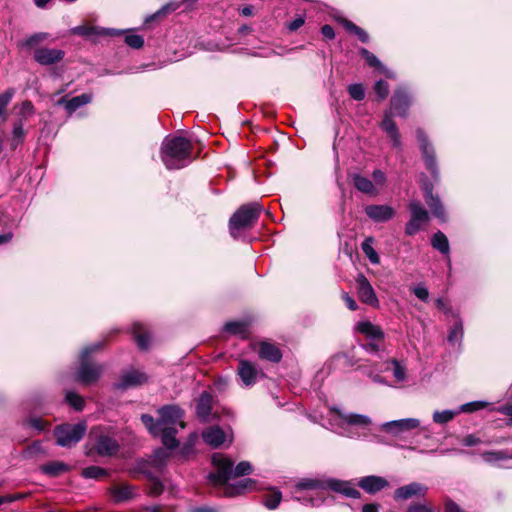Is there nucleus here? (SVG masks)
<instances>
[{"label": "nucleus", "mask_w": 512, "mask_h": 512, "mask_svg": "<svg viewBox=\"0 0 512 512\" xmlns=\"http://www.w3.org/2000/svg\"><path fill=\"white\" fill-rule=\"evenodd\" d=\"M212 462L216 471L209 473L208 480L212 485L222 487L224 495L232 497L253 489L255 481L249 478L228 485L230 479L248 475L252 472L253 468L250 462L242 461L234 467V462L222 454H214Z\"/></svg>", "instance_id": "obj_1"}, {"label": "nucleus", "mask_w": 512, "mask_h": 512, "mask_svg": "<svg viewBox=\"0 0 512 512\" xmlns=\"http://www.w3.org/2000/svg\"><path fill=\"white\" fill-rule=\"evenodd\" d=\"M411 103L412 98L408 90L404 87L397 88L390 100V110L385 111L384 118L380 124V127L387 134L395 148L401 147V135L393 120V116L406 117Z\"/></svg>", "instance_id": "obj_2"}, {"label": "nucleus", "mask_w": 512, "mask_h": 512, "mask_svg": "<svg viewBox=\"0 0 512 512\" xmlns=\"http://www.w3.org/2000/svg\"><path fill=\"white\" fill-rule=\"evenodd\" d=\"M192 144L181 136L166 137L161 145V159L169 170L181 169L192 161Z\"/></svg>", "instance_id": "obj_3"}, {"label": "nucleus", "mask_w": 512, "mask_h": 512, "mask_svg": "<svg viewBox=\"0 0 512 512\" xmlns=\"http://www.w3.org/2000/svg\"><path fill=\"white\" fill-rule=\"evenodd\" d=\"M263 210V207L258 202H251L240 206L230 217V235L237 239L241 231L251 229L258 221Z\"/></svg>", "instance_id": "obj_4"}, {"label": "nucleus", "mask_w": 512, "mask_h": 512, "mask_svg": "<svg viewBox=\"0 0 512 512\" xmlns=\"http://www.w3.org/2000/svg\"><path fill=\"white\" fill-rule=\"evenodd\" d=\"M102 347L101 342L85 347L80 354V366L76 372V380L84 385L96 382L102 373V367L91 361L89 356Z\"/></svg>", "instance_id": "obj_5"}, {"label": "nucleus", "mask_w": 512, "mask_h": 512, "mask_svg": "<svg viewBox=\"0 0 512 512\" xmlns=\"http://www.w3.org/2000/svg\"><path fill=\"white\" fill-rule=\"evenodd\" d=\"M86 430L85 422L60 425L55 429L56 442L62 447L74 446L84 437Z\"/></svg>", "instance_id": "obj_6"}, {"label": "nucleus", "mask_w": 512, "mask_h": 512, "mask_svg": "<svg viewBox=\"0 0 512 512\" xmlns=\"http://www.w3.org/2000/svg\"><path fill=\"white\" fill-rule=\"evenodd\" d=\"M338 416L342 420L346 427H343V431L340 432L342 435L349 438H358L361 435L354 430L353 427H367L372 423V420L362 414L348 413L343 414L337 411Z\"/></svg>", "instance_id": "obj_7"}, {"label": "nucleus", "mask_w": 512, "mask_h": 512, "mask_svg": "<svg viewBox=\"0 0 512 512\" xmlns=\"http://www.w3.org/2000/svg\"><path fill=\"white\" fill-rule=\"evenodd\" d=\"M420 428V420L417 418H404L388 421L380 425V430L394 437H400L414 429Z\"/></svg>", "instance_id": "obj_8"}, {"label": "nucleus", "mask_w": 512, "mask_h": 512, "mask_svg": "<svg viewBox=\"0 0 512 512\" xmlns=\"http://www.w3.org/2000/svg\"><path fill=\"white\" fill-rule=\"evenodd\" d=\"M409 210L411 217L405 226V233L409 236H413L422 228V225L428 221L429 216L428 212L418 201H411L409 203Z\"/></svg>", "instance_id": "obj_9"}, {"label": "nucleus", "mask_w": 512, "mask_h": 512, "mask_svg": "<svg viewBox=\"0 0 512 512\" xmlns=\"http://www.w3.org/2000/svg\"><path fill=\"white\" fill-rule=\"evenodd\" d=\"M416 136L420 144V149L425 161L426 168L431 172L433 178L438 179L439 171L435 158L434 148L428 142L427 136L422 129H417Z\"/></svg>", "instance_id": "obj_10"}, {"label": "nucleus", "mask_w": 512, "mask_h": 512, "mask_svg": "<svg viewBox=\"0 0 512 512\" xmlns=\"http://www.w3.org/2000/svg\"><path fill=\"white\" fill-rule=\"evenodd\" d=\"M159 420L162 427H174L179 424L184 428L185 424L182 421L184 411L177 405H165L158 410Z\"/></svg>", "instance_id": "obj_11"}, {"label": "nucleus", "mask_w": 512, "mask_h": 512, "mask_svg": "<svg viewBox=\"0 0 512 512\" xmlns=\"http://www.w3.org/2000/svg\"><path fill=\"white\" fill-rule=\"evenodd\" d=\"M124 30H118L113 28H102L98 26H91L88 24L79 25L71 29V33L74 35L82 36L85 38L100 37V36H119L123 34Z\"/></svg>", "instance_id": "obj_12"}, {"label": "nucleus", "mask_w": 512, "mask_h": 512, "mask_svg": "<svg viewBox=\"0 0 512 512\" xmlns=\"http://www.w3.org/2000/svg\"><path fill=\"white\" fill-rule=\"evenodd\" d=\"M367 217L376 223H385L393 219L396 211L393 207L386 204H371L364 208Z\"/></svg>", "instance_id": "obj_13"}, {"label": "nucleus", "mask_w": 512, "mask_h": 512, "mask_svg": "<svg viewBox=\"0 0 512 512\" xmlns=\"http://www.w3.org/2000/svg\"><path fill=\"white\" fill-rule=\"evenodd\" d=\"M356 288L358 297L363 303L372 307H377L379 305V300L372 285L363 274H359L357 276Z\"/></svg>", "instance_id": "obj_14"}, {"label": "nucleus", "mask_w": 512, "mask_h": 512, "mask_svg": "<svg viewBox=\"0 0 512 512\" xmlns=\"http://www.w3.org/2000/svg\"><path fill=\"white\" fill-rule=\"evenodd\" d=\"M237 374L246 387L254 385L258 378L263 375L255 364L245 359L239 361Z\"/></svg>", "instance_id": "obj_15"}, {"label": "nucleus", "mask_w": 512, "mask_h": 512, "mask_svg": "<svg viewBox=\"0 0 512 512\" xmlns=\"http://www.w3.org/2000/svg\"><path fill=\"white\" fill-rule=\"evenodd\" d=\"M91 450L100 456H112L119 450V444L113 437L100 434L95 437Z\"/></svg>", "instance_id": "obj_16"}, {"label": "nucleus", "mask_w": 512, "mask_h": 512, "mask_svg": "<svg viewBox=\"0 0 512 512\" xmlns=\"http://www.w3.org/2000/svg\"><path fill=\"white\" fill-rule=\"evenodd\" d=\"M65 52L61 49L41 47L34 50V60L43 66L53 65L63 60Z\"/></svg>", "instance_id": "obj_17"}, {"label": "nucleus", "mask_w": 512, "mask_h": 512, "mask_svg": "<svg viewBox=\"0 0 512 512\" xmlns=\"http://www.w3.org/2000/svg\"><path fill=\"white\" fill-rule=\"evenodd\" d=\"M427 490V487L423 484L412 482L396 489L394 498L395 500H407L414 496H424Z\"/></svg>", "instance_id": "obj_18"}, {"label": "nucleus", "mask_w": 512, "mask_h": 512, "mask_svg": "<svg viewBox=\"0 0 512 512\" xmlns=\"http://www.w3.org/2000/svg\"><path fill=\"white\" fill-rule=\"evenodd\" d=\"M423 190H424L425 201H426L427 205L429 206L432 214L435 217H437L441 220H444L445 219V211H444L443 205H442L440 199L433 195L432 185L429 183H425L423 186Z\"/></svg>", "instance_id": "obj_19"}, {"label": "nucleus", "mask_w": 512, "mask_h": 512, "mask_svg": "<svg viewBox=\"0 0 512 512\" xmlns=\"http://www.w3.org/2000/svg\"><path fill=\"white\" fill-rule=\"evenodd\" d=\"M358 485L369 494H374L388 486V481L380 476H365L359 480Z\"/></svg>", "instance_id": "obj_20"}, {"label": "nucleus", "mask_w": 512, "mask_h": 512, "mask_svg": "<svg viewBox=\"0 0 512 512\" xmlns=\"http://www.w3.org/2000/svg\"><path fill=\"white\" fill-rule=\"evenodd\" d=\"M202 438L206 444L217 448L225 442L226 434L218 426H212L203 431Z\"/></svg>", "instance_id": "obj_21"}, {"label": "nucleus", "mask_w": 512, "mask_h": 512, "mask_svg": "<svg viewBox=\"0 0 512 512\" xmlns=\"http://www.w3.org/2000/svg\"><path fill=\"white\" fill-rule=\"evenodd\" d=\"M213 398L208 392H203L196 404V414L203 422H208L211 415Z\"/></svg>", "instance_id": "obj_22"}, {"label": "nucleus", "mask_w": 512, "mask_h": 512, "mask_svg": "<svg viewBox=\"0 0 512 512\" xmlns=\"http://www.w3.org/2000/svg\"><path fill=\"white\" fill-rule=\"evenodd\" d=\"M327 487L350 498L360 497V492L347 481L331 479L327 481Z\"/></svg>", "instance_id": "obj_23"}, {"label": "nucleus", "mask_w": 512, "mask_h": 512, "mask_svg": "<svg viewBox=\"0 0 512 512\" xmlns=\"http://www.w3.org/2000/svg\"><path fill=\"white\" fill-rule=\"evenodd\" d=\"M147 377L144 373L138 370H130L124 373L121 377L120 383L118 384L119 388L125 389L128 387L140 385L146 382Z\"/></svg>", "instance_id": "obj_24"}, {"label": "nucleus", "mask_w": 512, "mask_h": 512, "mask_svg": "<svg viewBox=\"0 0 512 512\" xmlns=\"http://www.w3.org/2000/svg\"><path fill=\"white\" fill-rule=\"evenodd\" d=\"M258 353L261 359H265L274 363H278L282 358L280 349L268 342L260 343Z\"/></svg>", "instance_id": "obj_25"}, {"label": "nucleus", "mask_w": 512, "mask_h": 512, "mask_svg": "<svg viewBox=\"0 0 512 512\" xmlns=\"http://www.w3.org/2000/svg\"><path fill=\"white\" fill-rule=\"evenodd\" d=\"M131 329L138 347L142 350L148 349L150 343V334L144 325L136 322L132 325Z\"/></svg>", "instance_id": "obj_26"}, {"label": "nucleus", "mask_w": 512, "mask_h": 512, "mask_svg": "<svg viewBox=\"0 0 512 512\" xmlns=\"http://www.w3.org/2000/svg\"><path fill=\"white\" fill-rule=\"evenodd\" d=\"M360 55L366 60L369 66L378 69L381 73H383L388 78H393V73L387 69L381 61L369 50L366 48H361L359 50Z\"/></svg>", "instance_id": "obj_27"}, {"label": "nucleus", "mask_w": 512, "mask_h": 512, "mask_svg": "<svg viewBox=\"0 0 512 512\" xmlns=\"http://www.w3.org/2000/svg\"><path fill=\"white\" fill-rule=\"evenodd\" d=\"M352 180H353L354 186L356 187V189L358 191L368 194V195H377L378 194V191L375 189L374 183L367 177H364L360 174H353Z\"/></svg>", "instance_id": "obj_28"}, {"label": "nucleus", "mask_w": 512, "mask_h": 512, "mask_svg": "<svg viewBox=\"0 0 512 512\" xmlns=\"http://www.w3.org/2000/svg\"><path fill=\"white\" fill-rule=\"evenodd\" d=\"M357 330L372 340H382L383 332L380 327L369 321H362L357 324Z\"/></svg>", "instance_id": "obj_29"}, {"label": "nucleus", "mask_w": 512, "mask_h": 512, "mask_svg": "<svg viewBox=\"0 0 512 512\" xmlns=\"http://www.w3.org/2000/svg\"><path fill=\"white\" fill-rule=\"evenodd\" d=\"M91 95L89 94H81L78 96L73 97L72 99L65 101L64 99H61L59 101L60 104H65V108L69 114H72L75 112L78 108L81 106L88 104L91 102Z\"/></svg>", "instance_id": "obj_30"}, {"label": "nucleus", "mask_w": 512, "mask_h": 512, "mask_svg": "<svg viewBox=\"0 0 512 512\" xmlns=\"http://www.w3.org/2000/svg\"><path fill=\"white\" fill-rule=\"evenodd\" d=\"M176 434L177 430L175 429V427H162V429L160 430L159 435L162 438L163 445L167 449L172 450L178 447L179 442L176 439Z\"/></svg>", "instance_id": "obj_31"}, {"label": "nucleus", "mask_w": 512, "mask_h": 512, "mask_svg": "<svg viewBox=\"0 0 512 512\" xmlns=\"http://www.w3.org/2000/svg\"><path fill=\"white\" fill-rule=\"evenodd\" d=\"M224 331L241 338H246L248 336V323L245 321L227 322L224 326Z\"/></svg>", "instance_id": "obj_32"}, {"label": "nucleus", "mask_w": 512, "mask_h": 512, "mask_svg": "<svg viewBox=\"0 0 512 512\" xmlns=\"http://www.w3.org/2000/svg\"><path fill=\"white\" fill-rule=\"evenodd\" d=\"M431 244L434 249L438 250L442 254L449 253V242L447 237L441 231L436 232L431 240Z\"/></svg>", "instance_id": "obj_33"}, {"label": "nucleus", "mask_w": 512, "mask_h": 512, "mask_svg": "<svg viewBox=\"0 0 512 512\" xmlns=\"http://www.w3.org/2000/svg\"><path fill=\"white\" fill-rule=\"evenodd\" d=\"M372 243H373L372 237L366 238L362 242L361 248H362V251L365 254V256L369 259V261L372 264H379L380 257L378 255V253L376 252V250L373 248Z\"/></svg>", "instance_id": "obj_34"}, {"label": "nucleus", "mask_w": 512, "mask_h": 512, "mask_svg": "<svg viewBox=\"0 0 512 512\" xmlns=\"http://www.w3.org/2000/svg\"><path fill=\"white\" fill-rule=\"evenodd\" d=\"M341 24L344 26V28L352 33L358 36L359 40L363 43H367L369 41V36L365 30H363L361 27L355 25L353 22L347 19H342Z\"/></svg>", "instance_id": "obj_35"}, {"label": "nucleus", "mask_w": 512, "mask_h": 512, "mask_svg": "<svg viewBox=\"0 0 512 512\" xmlns=\"http://www.w3.org/2000/svg\"><path fill=\"white\" fill-rule=\"evenodd\" d=\"M481 457L486 463L489 464L511 458L510 454L506 450L485 451L481 453Z\"/></svg>", "instance_id": "obj_36"}, {"label": "nucleus", "mask_w": 512, "mask_h": 512, "mask_svg": "<svg viewBox=\"0 0 512 512\" xmlns=\"http://www.w3.org/2000/svg\"><path fill=\"white\" fill-rule=\"evenodd\" d=\"M41 469L47 475L58 476L61 473L68 471L69 468L63 462L53 461V462H50V463L42 466Z\"/></svg>", "instance_id": "obj_37"}, {"label": "nucleus", "mask_w": 512, "mask_h": 512, "mask_svg": "<svg viewBox=\"0 0 512 512\" xmlns=\"http://www.w3.org/2000/svg\"><path fill=\"white\" fill-rule=\"evenodd\" d=\"M141 421L152 435L159 436L160 430L162 429L159 419L155 421L151 415L142 414Z\"/></svg>", "instance_id": "obj_38"}, {"label": "nucleus", "mask_w": 512, "mask_h": 512, "mask_svg": "<svg viewBox=\"0 0 512 512\" xmlns=\"http://www.w3.org/2000/svg\"><path fill=\"white\" fill-rule=\"evenodd\" d=\"M48 38H49V34L46 32L34 33L31 36H29L28 38H26L24 41H22L20 43V46L25 47V48H33V47L37 46L38 44L46 41Z\"/></svg>", "instance_id": "obj_39"}, {"label": "nucleus", "mask_w": 512, "mask_h": 512, "mask_svg": "<svg viewBox=\"0 0 512 512\" xmlns=\"http://www.w3.org/2000/svg\"><path fill=\"white\" fill-rule=\"evenodd\" d=\"M463 338V324L460 319H458L453 326L451 327L448 335V342L452 345L459 343Z\"/></svg>", "instance_id": "obj_40"}, {"label": "nucleus", "mask_w": 512, "mask_h": 512, "mask_svg": "<svg viewBox=\"0 0 512 512\" xmlns=\"http://www.w3.org/2000/svg\"><path fill=\"white\" fill-rule=\"evenodd\" d=\"M112 495L117 502L128 500L133 496V487L129 485L115 487L112 490Z\"/></svg>", "instance_id": "obj_41"}, {"label": "nucleus", "mask_w": 512, "mask_h": 512, "mask_svg": "<svg viewBox=\"0 0 512 512\" xmlns=\"http://www.w3.org/2000/svg\"><path fill=\"white\" fill-rule=\"evenodd\" d=\"M281 499H282V494L280 491L271 490L269 493H267L264 496L263 503L268 509L273 510L278 507Z\"/></svg>", "instance_id": "obj_42"}, {"label": "nucleus", "mask_w": 512, "mask_h": 512, "mask_svg": "<svg viewBox=\"0 0 512 512\" xmlns=\"http://www.w3.org/2000/svg\"><path fill=\"white\" fill-rule=\"evenodd\" d=\"M14 94L15 90L13 88H9L0 94V117H2L3 121H5L7 118L6 108L11 102Z\"/></svg>", "instance_id": "obj_43"}, {"label": "nucleus", "mask_w": 512, "mask_h": 512, "mask_svg": "<svg viewBox=\"0 0 512 512\" xmlns=\"http://www.w3.org/2000/svg\"><path fill=\"white\" fill-rule=\"evenodd\" d=\"M25 123H26V121H24L23 118H17V120L13 124V130H12L13 142H15L16 144L22 142L25 137V131H24Z\"/></svg>", "instance_id": "obj_44"}, {"label": "nucleus", "mask_w": 512, "mask_h": 512, "mask_svg": "<svg viewBox=\"0 0 512 512\" xmlns=\"http://www.w3.org/2000/svg\"><path fill=\"white\" fill-rule=\"evenodd\" d=\"M82 476L87 479H99L107 475V471L99 466H89L82 470Z\"/></svg>", "instance_id": "obj_45"}, {"label": "nucleus", "mask_w": 512, "mask_h": 512, "mask_svg": "<svg viewBox=\"0 0 512 512\" xmlns=\"http://www.w3.org/2000/svg\"><path fill=\"white\" fill-rule=\"evenodd\" d=\"M66 402L75 410L81 411L84 408V399L73 391H68L65 395Z\"/></svg>", "instance_id": "obj_46"}, {"label": "nucleus", "mask_w": 512, "mask_h": 512, "mask_svg": "<svg viewBox=\"0 0 512 512\" xmlns=\"http://www.w3.org/2000/svg\"><path fill=\"white\" fill-rule=\"evenodd\" d=\"M457 414L458 411L453 410L435 411L433 413V421L437 424H445L451 421Z\"/></svg>", "instance_id": "obj_47"}, {"label": "nucleus", "mask_w": 512, "mask_h": 512, "mask_svg": "<svg viewBox=\"0 0 512 512\" xmlns=\"http://www.w3.org/2000/svg\"><path fill=\"white\" fill-rule=\"evenodd\" d=\"M297 487L300 489H323L327 487V482H322L316 479H303L298 484Z\"/></svg>", "instance_id": "obj_48"}, {"label": "nucleus", "mask_w": 512, "mask_h": 512, "mask_svg": "<svg viewBox=\"0 0 512 512\" xmlns=\"http://www.w3.org/2000/svg\"><path fill=\"white\" fill-rule=\"evenodd\" d=\"M487 406V402L485 401H473L468 402L459 407L458 413H472L481 409H484Z\"/></svg>", "instance_id": "obj_49"}, {"label": "nucleus", "mask_w": 512, "mask_h": 512, "mask_svg": "<svg viewBox=\"0 0 512 512\" xmlns=\"http://www.w3.org/2000/svg\"><path fill=\"white\" fill-rule=\"evenodd\" d=\"M348 93L350 97L356 101H361L365 98V89L363 85L359 83L349 85Z\"/></svg>", "instance_id": "obj_50"}, {"label": "nucleus", "mask_w": 512, "mask_h": 512, "mask_svg": "<svg viewBox=\"0 0 512 512\" xmlns=\"http://www.w3.org/2000/svg\"><path fill=\"white\" fill-rule=\"evenodd\" d=\"M34 113V106L31 101L26 100L21 103L19 106V111L17 112L18 118H23L24 121H27L28 117Z\"/></svg>", "instance_id": "obj_51"}, {"label": "nucleus", "mask_w": 512, "mask_h": 512, "mask_svg": "<svg viewBox=\"0 0 512 512\" xmlns=\"http://www.w3.org/2000/svg\"><path fill=\"white\" fill-rule=\"evenodd\" d=\"M390 365L392 366L393 376L395 377L396 381H404L406 378L405 367L401 366L400 363L395 359L390 361Z\"/></svg>", "instance_id": "obj_52"}, {"label": "nucleus", "mask_w": 512, "mask_h": 512, "mask_svg": "<svg viewBox=\"0 0 512 512\" xmlns=\"http://www.w3.org/2000/svg\"><path fill=\"white\" fill-rule=\"evenodd\" d=\"M125 43L133 49H139L144 45V39L138 34H129L125 37Z\"/></svg>", "instance_id": "obj_53"}, {"label": "nucleus", "mask_w": 512, "mask_h": 512, "mask_svg": "<svg viewBox=\"0 0 512 512\" xmlns=\"http://www.w3.org/2000/svg\"><path fill=\"white\" fill-rule=\"evenodd\" d=\"M374 91L379 99H385L389 94V84L384 80H379L374 85Z\"/></svg>", "instance_id": "obj_54"}, {"label": "nucleus", "mask_w": 512, "mask_h": 512, "mask_svg": "<svg viewBox=\"0 0 512 512\" xmlns=\"http://www.w3.org/2000/svg\"><path fill=\"white\" fill-rule=\"evenodd\" d=\"M163 491V485L162 483L156 479H151L150 485H149V494L152 496H158Z\"/></svg>", "instance_id": "obj_55"}, {"label": "nucleus", "mask_w": 512, "mask_h": 512, "mask_svg": "<svg viewBox=\"0 0 512 512\" xmlns=\"http://www.w3.org/2000/svg\"><path fill=\"white\" fill-rule=\"evenodd\" d=\"M413 293L414 295L424 301V302H427L428 301V298H429V292H428V289L423 286V285H418L416 286L414 289H413Z\"/></svg>", "instance_id": "obj_56"}, {"label": "nucleus", "mask_w": 512, "mask_h": 512, "mask_svg": "<svg viewBox=\"0 0 512 512\" xmlns=\"http://www.w3.org/2000/svg\"><path fill=\"white\" fill-rule=\"evenodd\" d=\"M406 512H434V510L426 504H412L408 507Z\"/></svg>", "instance_id": "obj_57"}, {"label": "nucleus", "mask_w": 512, "mask_h": 512, "mask_svg": "<svg viewBox=\"0 0 512 512\" xmlns=\"http://www.w3.org/2000/svg\"><path fill=\"white\" fill-rule=\"evenodd\" d=\"M462 443L465 446L471 447V446H476V445L481 444L482 441L480 438L476 437L475 435L469 434L463 438Z\"/></svg>", "instance_id": "obj_58"}, {"label": "nucleus", "mask_w": 512, "mask_h": 512, "mask_svg": "<svg viewBox=\"0 0 512 512\" xmlns=\"http://www.w3.org/2000/svg\"><path fill=\"white\" fill-rule=\"evenodd\" d=\"M342 299L350 310L355 311L358 308L356 301L348 293L344 292Z\"/></svg>", "instance_id": "obj_59"}, {"label": "nucleus", "mask_w": 512, "mask_h": 512, "mask_svg": "<svg viewBox=\"0 0 512 512\" xmlns=\"http://www.w3.org/2000/svg\"><path fill=\"white\" fill-rule=\"evenodd\" d=\"M29 424L31 427L36 429L38 432H41L45 429V422L40 418H32L29 420Z\"/></svg>", "instance_id": "obj_60"}, {"label": "nucleus", "mask_w": 512, "mask_h": 512, "mask_svg": "<svg viewBox=\"0 0 512 512\" xmlns=\"http://www.w3.org/2000/svg\"><path fill=\"white\" fill-rule=\"evenodd\" d=\"M321 33L327 39L331 40V39L335 38V32L331 25L326 24V25L322 26Z\"/></svg>", "instance_id": "obj_61"}, {"label": "nucleus", "mask_w": 512, "mask_h": 512, "mask_svg": "<svg viewBox=\"0 0 512 512\" xmlns=\"http://www.w3.org/2000/svg\"><path fill=\"white\" fill-rule=\"evenodd\" d=\"M305 20L304 18L302 17H297L295 18L293 21H291L289 24H288V28L290 31H296L298 30L300 27L303 26Z\"/></svg>", "instance_id": "obj_62"}, {"label": "nucleus", "mask_w": 512, "mask_h": 512, "mask_svg": "<svg viewBox=\"0 0 512 512\" xmlns=\"http://www.w3.org/2000/svg\"><path fill=\"white\" fill-rule=\"evenodd\" d=\"M372 177H373L374 181L380 185H382L386 180L384 172H382L381 170H378V169L373 171Z\"/></svg>", "instance_id": "obj_63"}, {"label": "nucleus", "mask_w": 512, "mask_h": 512, "mask_svg": "<svg viewBox=\"0 0 512 512\" xmlns=\"http://www.w3.org/2000/svg\"><path fill=\"white\" fill-rule=\"evenodd\" d=\"M446 512H464L456 503L449 501L446 503Z\"/></svg>", "instance_id": "obj_64"}]
</instances>
